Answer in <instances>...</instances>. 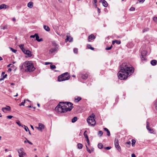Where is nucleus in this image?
<instances>
[{
    "label": "nucleus",
    "mask_w": 157,
    "mask_h": 157,
    "mask_svg": "<svg viewBox=\"0 0 157 157\" xmlns=\"http://www.w3.org/2000/svg\"><path fill=\"white\" fill-rule=\"evenodd\" d=\"M120 70L117 74L118 78L121 80L126 79L134 72V68L126 63H122L120 67Z\"/></svg>",
    "instance_id": "1"
},
{
    "label": "nucleus",
    "mask_w": 157,
    "mask_h": 157,
    "mask_svg": "<svg viewBox=\"0 0 157 157\" xmlns=\"http://www.w3.org/2000/svg\"><path fill=\"white\" fill-rule=\"evenodd\" d=\"M73 108V104L70 102H60L55 109L56 111L63 113L70 111Z\"/></svg>",
    "instance_id": "2"
},
{
    "label": "nucleus",
    "mask_w": 157,
    "mask_h": 157,
    "mask_svg": "<svg viewBox=\"0 0 157 157\" xmlns=\"http://www.w3.org/2000/svg\"><path fill=\"white\" fill-rule=\"evenodd\" d=\"M21 70L25 72H32L35 69L32 63L29 61H26L20 67Z\"/></svg>",
    "instance_id": "3"
},
{
    "label": "nucleus",
    "mask_w": 157,
    "mask_h": 157,
    "mask_svg": "<svg viewBox=\"0 0 157 157\" xmlns=\"http://www.w3.org/2000/svg\"><path fill=\"white\" fill-rule=\"evenodd\" d=\"M70 78V74L68 72H65L59 75L58 77V81L62 82L68 80Z\"/></svg>",
    "instance_id": "4"
},
{
    "label": "nucleus",
    "mask_w": 157,
    "mask_h": 157,
    "mask_svg": "<svg viewBox=\"0 0 157 157\" xmlns=\"http://www.w3.org/2000/svg\"><path fill=\"white\" fill-rule=\"evenodd\" d=\"M87 121L89 125H91L92 126H94L96 124V121L94 117H89L87 120Z\"/></svg>",
    "instance_id": "5"
},
{
    "label": "nucleus",
    "mask_w": 157,
    "mask_h": 157,
    "mask_svg": "<svg viewBox=\"0 0 157 157\" xmlns=\"http://www.w3.org/2000/svg\"><path fill=\"white\" fill-rule=\"evenodd\" d=\"M147 54V52L145 50L142 51L141 52V60L143 63L146 62L147 59H146V57Z\"/></svg>",
    "instance_id": "6"
},
{
    "label": "nucleus",
    "mask_w": 157,
    "mask_h": 157,
    "mask_svg": "<svg viewBox=\"0 0 157 157\" xmlns=\"http://www.w3.org/2000/svg\"><path fill=\"white\" fill-rule=\"evenodd\" d=\"M115 146L117 149L119 151H120L121 150V148L119 145L118 143V139H116L114 141Z\"/></svg>",
    "instance_id": "7"
},
{
    "label": "nucleus",
    "mask_w": 157,
    "mask_h": 157,
    "mask_svg": "<svg viewBox=\"0 0 157 157\" xmlns=\"http://www.w3.org/2000/svg\"><path fill=\"white\" fill-rule=\"evenodd\" d=\"M38 127H36L39 130L42 131L44 128V125L42 123H39L38 124Z\"/></svg>",
    "instance_id": "8"
},
{
    "label": "nucleus",
    "mask_w": 157,
    "mask_h": 157,
    "mask_svg": "<svg viewBox=\"0 0 157 157\" xmlns=\"http://www.w3.org/2000/svg\"><path fill=\"white\" fill-rule=\"evenodd\" d=\"M6 107H3L2 108V110L3 112L6 113V111H10L11 110V107L8 105H6Z\"/></svg>",
    "instance_id": "9"
},
{
    "label": "nucleus",
    "mask_w": 157,
    "mask_h": 157,
    "mask_svg": "<svg viewBox=\"0 0 157 157\" xmlns=\"http://www.w3.org/2000/svg\"><path fill=\"white\" fill-rule=\"evenodd\" d=\"M146 128L149 131V132L151 133H153L154 131L153 129H151L149 125V123L148 121H147V126Z\"/></svg>",
    "instance_id": "10"
},
{
    "label": "nucleus",
    "mask_w": 157,
    "mask_h": 157,
    "mask_svg": "<svg viewBox=\"0 0 157 157\" xmlns=\"http://www.w3.org/2000/svg\"><path fill=\"white\" fill-rule=\"evenodd\" d=\"M24 52H23L24 53L27 55L28 57H30L32 56L31 52L29 50H25Z\"/></svg>",
    "instance_id": "11"
},
{
    "label": "nucleus",
    "mask_w": 157,
    "mask_h": 157,
    "mask_svg": "<svg viewBox=\"0 0 157 157\" xmlns=\"http://www.w3.org/2000/svg\"><path fill=\"white\" fill-rule=\"evenodd\" d=\"M95 36L93 34H91L88 37V41L90 42L91 40L95 39Z\"/></svg>",
    "instance_id": "12"
},
{
    "label": "nucleus",
    "mask_w": 157,
    "mask_h": 157,
    "mask_svg": "<svg viewBox=\"0 0 157 157\" xmlns=\"http://www.w3.org/2000/svg\"><path fill=\"white\" fill-rule=\"evenodd\" d=\"M9 6L6 5L5 4H2L0 5V10H2L3 9H7L9 8Z\"/></svg>",
    "instance_id": "13"
},
{
    "label": "nucleus",
    "mask_w": 157,
    "mask_h": 157,
    "mask_svg": "<svg viewBox=\"0 0 157 157\" xmlns=\"http://www.w3.org/2000/svg\"><path fill=\"white\" fill-rule=\"evenodd\" d=\"M35 36H36L35 37L36 40L38 42H40L43 41V39L42 38L39 39V37L37 33H35Z\"/></svg>",
    "instance_id": "14"
},
{
    "label": "nucleus",
    "mask_w": 157,
    "mask_h": 157,
    "mask_svg": "<svg viewBox=\"0 0 157 157\" xmlns=\"http://www.w3.org/2000/svg\"><path fill=\"white\" fill-rule=\"evenodd\" d=\"M57 48H58L57 47L52 48L49 50V52L51 53H52L56 51L57 50Z\"/></svg>",
    "instance_id": "15"
},
{
    "label": "nucleus",
    "mask_w": 157,
    "mask_h": 157,
    "mask_svg": "<svg viewBox=\"0 0 157 157\" xmlns=\"http://www.w3.org/2000/svg\"><path fill=\"white\" fill-rule=\"evenodd\" d=\"M67 41H69L70 42L72 41V38L70 36H67V38L66 39V41L67 42Z\"/></svg>",
    "instance_id": "16"
},
{
    "label": "nucleus",
    "mask_w": 157,
    "mask_h": 157,
    "mask_svg": "<svg viewBox=\"0 0 157 157\" xmlns=\"http://www.w3.org/2000/svg\"><path fill=\"white\" fill-rule=\"evenodd\" d=\"M19 47L21 49L22 51L23 52H25V50L24 48V45L23 44H21L19 45Z\"/></svg>",
    "instance_id": "17"
},
{
    "label": "nucleus",
    "mask_w": 157,
    "mask_h": 157,
    "mask_svg": "<svg viewBox=\"0 0 157 157\" xmlns=\"http://www.w3.org/2000/svg\"><path fill=\"white\" fill-rule=\"evenodd\" d=\"M33 6V3L32 2H29L27 4V6L28 7L31 8H32Z\"/></svg>",
    "instance_id": "18"
},
{
    "label": "nucleus",
    "mask_w": 157,
    "mask_h": 157,
    "mask_svg": "<svg viewBox=\"0 0 157 157\" xmlns=\"http://www.w3.org/2000/svg\"><path fill=\"white\" fill-rule=\"evenodd\" d=\"M151 63L152 66H155L156 64L157 61L155 60H153L151 61Z\"/></svg>",
    "instance_id": "19"
},
{
    "label": "nucleus",
    "mask_w": 157,
    "mask_h": 157,
    "mask_svg": "<svg viewBox=\"0 0 157 157\" xmlns=\"http://www.w3.org/2000/svg\"><path fill=\"white\" fill-rule=\"evenodd\" d=\"M88 77V75L87 74H83L82 75V79H86Z\"/></svg>",
    "instance_id": "20"
},
{
    "label": "nucleus",
    "mask_w": 157,
    "mask_h": 157,
    "mask_svg": "<svg viewBox=\"0 0 157 157\" xmlns=\"http://www.w3.org/2000/svg\"><path fill=\"white\" fill-rule=\"evenodd\" d=\"M102 4L105 7H107L108 5L107 2L105 0H103Z\"/></svg>",
    "instance_id": "21"
},
{
    "label": "nucleus",
    "mask_w": 157,
    "mask_h": 157,
    "mask_svg": "<svg viewBox=\"0 0 157 157\" xmlns=\"http://www.w3.org/2000/svg\"><path fill=\"white\" fill-rule=\"evenodd\" d=\"M44 29L47 32H49L50 30V29L49 27L46 25H44Z\"/></svg>",
    "instance_id": "22"
},
{
    "label": "nucleus",
    "mask_w": 157,
    "mask_h": 157,
    "mask_svg": "<svg viewBox=\"0 0 157 157\" xmlns=\"http://www.w3.org/2000/svg\"><path fill=\"white\" fill-rule=\"evenodd\" d=\"M104 129L107 132V135L108 136H109L110 135V132L109 130L106 128H104Z\"/></svg>",
    "instance_id": "23"
},
{
    "label": "nucleus",
    "mask_w": 157,
    "mask_h": 157,
    "mask_svg": "<svg viewBox=\"0 0 157 157\" xmlns=\"http://www.w3.org/2000/svg\"><path fill=\"white\" fill-rule=\"evenodd\" d=\"M78 120L77 117H74L72 119L71 121L72 123H74L76 122Z\"/></svg>",
    "instance_id": "24"
},
{
    "label": "nucleus",
    "mask_w": 157,
    "mask_h": 157,
    "mask_svg": "<svg viewBox=\"0 0 157 157\" xmlns=\"http://www.w3.org/2000/svg\"><path fill=\"white\" fill-rule=\"evenodd\" d=\"M87 47L89 48L91 50H94V48L93 47H92L91 46V45L90 44H88L87 45Z\"/></svg>",
    "instance_id": "25"
},
{
    "label": "nucleus",
    "mask_w": 157,
    "mask_h": 157,
    "mask_svg": "<svg viewBox=\"0 0 157 157\" xmlns=\"http://www.w3.org/2000/svg\"><path fill=\"white\" fill-rule=\"evenodd\" d=\"M132 147H134L135 144L136 142V140L134 139H132Z\"/></svg>",
    "instance_id": "26"
},
{
    "label": "nucleus",
    "mask_w": 157,
    "mask_h": 157,
    "mask_svg": "<svg viewBox=\"0 0 157 157\" xmlns=\"http://www.w3.org/2000/svg\"><path fill=\"white\" fill-rule=\"evenodd\" d=\"M98 147L99 148L101 149L103 147V145L101 143H99L98 145Z\"/></svg>",
    "instance_id": "27"
},
{
    "label": "nucleus",
    "mask_w": 157,
    "mask_h": 157,
    "mask_svg": "<svg viewBox=\"0 0 157 157\" xmlns=\"http://www.w3.org/2000/svg\"><path fill=\"white\" fill-rule=\"evenodd\" d=\"M25 139L26 140L24 141V142L25 143L27 142L31 145L33 144V143L32 142H30L29 140H28L25 137Z\"/></svg>",
    "instance_id": "28"
},
{
    "label": "nucleus",
    "mask_w": 157,
    "mask_h": 157,
    "mask_svg": "<svg viewBox=\"0 0 157 157\" xmlns=\"http://www.w3.org/2000/svg\"><path fill=\"white\" fill-rule=\"evenodd\" d=\"M131 144V143L130 141H128L126 143V147H129L130 146Z\"/></svg>",
    "instance_id": "29"
},
{
    "label": "nucleus",
    "mask_w": 157,
    "mask_h": 157,
    "mask_svg": "<svg viewBox=\"0 0 157 157\" xmlns=\"http://www.w3.org/2000/svg\"><path fill=\"white\" fill-rule=\"evenodd\" d=\"M52 46L54 47H57L58 45V44H57L56 42L55 41H53L52 42Z\"/></svg>",
    "instance_id": "30"
},
{
    "label": "nucleus",
    "mask_w": 157,
    "mask_h": 157,
    "mask_svg": "<svg viewBox=\"0 0 157 157\" xmlns=\"http://www.w3.org/2000/svg\"><path fill=\"white\" fill-rule=\"evenodd\" d=\"M103 132L101 131H99L98 132V135L101 137L102 136Z\"/></svg>",
    "instance_id": "31"
},
{
    "label": "nucleus",
    "mask_w": 157,
    "mask_h": 157,
    "mask_svg": "<svg viewBox=\"0 0 157 157\" xmlns=\"http://www.w3.org/2000/svg\"><path fill=\"white\" fill-rule=\"evenodd\" d=\"M81 97H78L76 98H75V100L77 102H78L81 100Z\"/></svg>",
    "instance_id": "32"
},
{
    "label": "nucleus",
    "mask_w": 157,
    "mask_h": 157,
    "mask_svg": "<svg viewBox=\"0 0 157 157\" xmlns=\"http://www.w3.org/2000/svg\"><path fill=\"white\" fill-rule=\"evenodd\" d=\"M86 132H87V131H85L84 132V137H85V138L86 139H87V138H88L87 134L86 133Z\"/></svg>",
    "instance_id": "33"
},
{
    "label": "nucleus",
    "mask_w": 157,
    "mask_h": 157,
    "mask_svg": "<svg viewBox=\"0 0 157 157\" xmlns=\"http://www.w3.org/2000/svg\"><path fill=\"white\" fill-rule=\"evenodd\" d=\"M77 146L78 148L81 149L83 145L82 144L79 143L77 144Z\"/></svg>",
    "instance_id": "34"
},
{
    "label": "nucleus",
    "mask_w": 157,
    "mask_h": 157,
    "mask_svg": "<svg viewBox=\"0 0 157 157\" xmlns=\"http://www.w3.org/2000/svg\"><path fill=\"white\" fill-rule=\"evenodd\" d=\"M149 30V29L148 28H146L144 29L143 30V33H144L148 31Z\"/></svg>",
    "instance_id": "35"
},
{
    "label": "nucleus",
    "mask_w": 157,
    "mask_h": 157,
    "mask_svg": "<svg viewBox=\"0 0 157 157\" xmlns=\"http://www.w3.org/2000/svg\"><path fill=\"white\" fill-rule=\"evenodd\" d=\"M113 47V46L112 45H111V46L110 47H107L105 48V50H110Z\"/></svg>",
    "instance_id": "36"
},
{
    "label": "nucleus",
    "mask_w": 157,
    "mask_h": 157,
    "mask_svg": "<svg viewBox=\"0 0 157 157\" xmlns=\"http://www.w3.org/2000/svg\"><path fill=\"white\" fill-rule=\"evenodd\" d=\"M10 49L12 51V52L14 53H16L17 51V50L14 49L10 47Z\"/></svg>",
    "instance_id": "37"
},
{
    "label": "nucleus",
    "mask_w": 157,
    "mask_h": 157,
    "mask_svg": "<svg viewBox=\"0 0 157 157\" xmlns=\"http://www.w3.org/2000/svg\"><path fill=\"white\" fill-rule=\"evenodd\" d=\"M25 100H24V101L23 102H22L21 104H19V106L24 105V104L25 103Z\"/></svg>",
    "instance_id": "38"
},
{
    "label": "nucleus",
    "mask_w": 157,
    "mask_h": 157,
    "mask_svg": "<svg viewBox=\"0 0 157 157\" xmlns=\"http://www.w3.org/2000/svg\"><path fill=\"white\" fill-rule=\"evenodd\" d=\"M74 52L76 54L78 53V49L77 48H74L73 49Z\"/></svg>",
    "instance_id": "39"
},
{
    "label": "nucleus",
    "mask_w": 157,
    "mask_h": 157,
    "mask_svg": "<svg viewBox=\"0 0 157 157\" xmlns=\"http://www.w3.org/2000/svg\"><path fill=\"white\" fill-rule=\"evenodd\" d=\"M50 68L51 69H54L56 68V67L54 65H51L50 66Z\"/></svg>",
    "instance_id": "40"
},
{
    "label": "nucleus",
    "mask_w": 157,
    "mask_h": 157,
    "mask_svg": "<svg viewBox=\"0 0 157 157\" xmlns=\"http://www.w3.org/2000/svg\"><path fill=\"white\" fill-rule=\"evenodd\" d=\"M86 150L90 153H91V151L90 150V149L88 148L87 147V145H86Z\"/></svg>",
    "instance_id": "41"
},
{
    "label": "nucleus",
    "mask_w": 157,
    "mask_h": 157,
    "mask_svg": "<svg viewBox=\"0 0 157 157\" xmlns=\"http://www.w3.org/2000/svg\"><path fill=\"white\" fill-rule=\"evenodd\" d=\"M24 126L25 127V128H24V129H25V130L26 131V132H27L29 130L28 127L26 126H25V125H24Z\"/></svg>",
    "instance_id": "42"
},
{
    "label": "nucleus",
    "mask_w": 157,
    "mask_h": 157,
    "mask_svg": "<svg viewBox=\"0 0 157 157\" xmlns=\"http://www.w3.org/2000/svg\"><path fill=\"white\" fill-rule=\"evenodd\" d=\"M7 25H6L4 26H1V29H5L7 28Z\"/></svg>",
    "instance_id": "43"
},
{
    "label": "nucleus",
    "mask_w": 157,
    "mask_h": 157,
    "mask_svg": "<svg viewBox=\"0 0 157 157\" xmlns=\"http://www.w3.org/2000/svg\"><path fill=\"white\" fill-rule=\"evenodd\" d=\"M153 20L154 21L157 23V17H153Z\"/></svg>",
    "instance_id": "44"
},
{
    "label": "nucleus",
    "mask_w": 157,
    "mask_h": 157,
    "mask_svg": "<svg viewBox=\"0 0 157 157\" xmlns=\"http://www.w3.org/2000/svg\"><path fill=\"white\" fill-rule=\"evenodd\" d=\"M115 42L117 44H121V41L118 40H115Z\"/></svg>",
    "instance_id": "45"
},
{
    "label": "nucleus",
    "mask_w": 157,
    "mask_h": 157,
    "mask_svg": "<svg viewBox=\"0 0 157 157\" xmlns=\"http://www.w3.org/2000/svg\"><path fill=\"white\" fill-rule=\"evenodd\" d=\"M6 117H7V118H8V119H10L13 117V116H11V115H9V116H7Z\"/></svg>",
    "instance_id": "46"
},
{
    "label": "nucleus",
    "mask_w": 157,
    "mask_h": 157,
    "mask_svg": "<svg viewBox=\"0 0 157 157\" xmlns=\"http://www.w3.org/2000/svg\"><path fill=\"white\" fill-rule=\"evenodd\" d=\"M135 10V8L133 7H131L129 9L130 11H134Z\"/></svg>",
    "instance_id": "47"
},
{
    "label": "nucleus",
    "mask_w": 157,
    "mask_h": 157,
    "mask_svg": "<svg viewBox=\"0 0 157 157\" xmlns=\"http://www.w3.org/2000/svg\"><path fill=\"white\" fill-rule=\"evenodd\" d=\"M16 123L19 126H21V124L20 123V121H18L16 122Z\"/></svg>",
    "instance_id": "48"
},
{
    "label": "nucleus",
    "mask_w": 157,
    "mask_h": 157,
    "mask_svg": "<svg viewBox=\"0 0 157 157\" xmlns=\"http://www.w3.org/2000/svg\"><path fill=\"white\" fill-rule=\"evenodd\" d=\"M111 147H105L104 148L106 150H109L111 149Z\"/></svg>",
    "instance_id": "49"
},
{
    "label": "nucleus",
    "mask_w": 157,
    "mask_h": 157,
    "mask_svg": "<svg viewBox=\"0 0 157 157\" xmlns=\"http://www.w3.org/2000/svg\"><path fill=\"white\" fill-rule=\"evenodd\" d=\"M86 139V141L88 144V145H89L90 144V141H89V138H87V139Z\"/></svg>",
    "instance_id": "50"
},
{
    "label": "nucleus",
    "mask_w": 157,
    "mask_h": 157,
    "mask_svg": "<svg viewBox=\"0 0 157 157\" xmlns=\"http://www.w3.org/2000/svg\"><path fill=\"white\" fill-rule=\"evenodd\" d=\"M98 9V13H99L101 12V10L98 7H97Z\"/></svg>",
    "instance_id": "51"
},
{
    "label": "nucleus",
    "mask_w": 157,
    "mask_h": 157,
    "mask_svg": "<svg viewBox=\"0 0 157 157\" xmlns=\"http://www.w3.org/2000/svg\"><path fill=\"white\" fill-rule=\"evenodd\" d=\"M36 36H35V34L33 35H31L30 36V37L31 38H34Z\"/></svg>",
    "instance_id": "52"
},
{
    "label": "nucleus",
    "mask_w": 157,
    "mask_h": 157,
    "mask_svg": "<svg viewBox=\"0 0 157 157\" xmlns=\"http://www.w3.org/2000/svg\"><path fill=\"white\" fill-rule=\"evenodd\" d=\"M138 1L140 2L143 3L144 1L145 0H138Z\"/></svg>",
    "instance_id": "53"
},
{
    "label": "nucleus",
    "mask_w": 157,
    "mask_h": 157,
    "mask_svg": "<svg viewBox=\"0 0 157 157\" xmlns=\"http://www.w3.org/2000/svg\"><path fill=\"white\" fill-rule=\"evenodd\" d=\"M132 157H136V155L134 154H132L131 155Z\"/></svg>",
    "instance_id": "54"
},
{
    "label": "nucleus",
    "mask_w": 157,
    "mask_h": 157,
    "mask_svg": "<svg viewBox=\"0 0 157 157\" xmlns=\"http://www.w3.org/2000/svg\"><path fill=\"white\" fill-rule=\"evenodd\" d=\"M7 76V75L6 74L5 75H3V78H5Z\"/></svg>",
    "instance_id": "55"
},
{
    "label": "nucleus",
    "mask_w": 157,
    "mask_h": 157,
    "mask_svg": "<svg viewBox=\"0 0 157 157\" xmlns=\"http://www.w3.org/2000/svg\"><path fill=\"white\" fill-rule=\"evenodd\" d=\"M12 71V69H11V68H9L8 69V72H9V71L10 72V71Z\"/></svg>",
    "instance_id": "56"
},
{
    "label": "nucleus",
    "mask_w": 157,
    "mask_h": 157,
    "mask_svg": "<svg viewBox=\"0 0 157 157\" xmlns=\"http://www.w3.org/2000/svg\"><path fill=\"white\" fill-rule=\"evenodd\" d=\"M155 108L157 109V103H155Z\"/></svg>",
    "instance_id": "57"
},
{
    "label": "nucleus",
    "mask_w": 157,
    "mask_h": 157,
    "mask_svg": "<svg viewBox=\"0 0 157 157\" xmlns=\"http://www.w3.org/2000/svg\"><path fill=\"white\" fill-rule=\"evenodd\" d=\"M115 40H113L112 41V44H115Z\"/></svg>",
    "instance_id": "58"
},
{
    "label": "nucleus",
    "mask_w": 157,
    "mask_h": 157,
    "mask_svg": "<svg viewBox=\"0 0 157 157\" xmlns=\"http://www.w3.org/2000/svg\"><path fill=\"white\" fill-rule=\"evenodd\" d=\"M93 1H94L95 3H97V0H93Z\"/></svg>",
    "instance_id": "59"
},
{
    "label": "nucleus",
    "mask_w": 157,
    "mask_h": 157,
    "mask_svg": "<svg viewBox=\"0 0 157 157\" xmlns=\"http://www.w3.org/2000/svg\"><path fill=\"white\" fill-rule=\"evenodd\" d=\"M12 20L13 21H16L15 18H13Z\"/></svg>",
    "instance_id": "60"
},
{
    "label": "nucleus",
    "mask_w": 157,
    "mask_h": 157,
    "mask_svg": "<svg viewBox=\"0 0 157 157\" xmlns=\"http://www.w3.org/2000/svg\"><path fill=\"white\" fill-rule=\"evenodd\" d=\"M50 63L46 62V63H45V65H48V64H49Z\"/></svg>",
    "instance_id": "61"
},
{
    "label": "nucleus",
    "mask_w": 157,
    "mask_h": 157,
    "mask_svg": "<svg viewBox=\"0 0 157 157\" xmlns=\"http://www.w3.org/2000/svg\"><path fill=\"white\" fill-rule=\"evenodd\" d=\"M5 72H2V75H4L5 74Z\"/></svg>",
    "instance_id": "62"
},
{
    "label": "nucleus",
    "mask_w": 157,
    "mask_h": 157,
    "mask_svg": "<svg viewBox=\"0 0 157 157\" xmlns=\"http://www.w3.org/2000/svg\"><path fill=\"white\" fill-rule=\"evenodd\" d=\"M12 65L11 64H9L7 65V67H10V65Z\"/></svg>",
    "instance_id": "63"
},
{
    "label": "nucleus",
    "mask_w": 157,
    "mask_h": 157,
    "mask_svg": "<svg viewBox=\"0 0 157 157\" xmlns=\"http://www.w3.org/2000/svg\"><path fill=\"white\" fill-rule=\"evenodd\" d=\"M94 148H92L91 149V151H94Z\"/></svg>",
    "instance_id": "64"
}]
</instances>
